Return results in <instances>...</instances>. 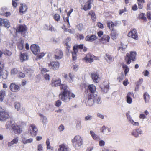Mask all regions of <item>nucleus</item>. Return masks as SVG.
<instances>
[{"label": "nucleus", "mask_w": 151, "mask_h": 151, "mask_svg": "<svg viewBox=\"0 0 151 151\" xmlns=\"http://www.w3.org/2000/svg\"><path fill=\"white\" fill-rule=\"evenodd\" d=\"M10 90L13 92H17L20 90V87L14 83H11L9 86Z\"/></svg>", "instance_id": "f8f14e48"}, {"label": "nucleus", "mask_w": 151, "mask_h": 151, "mask_svg": "<svg viewBox=\"0 0 151 151\" xmlns=\"http://www.w3.org/2000/svg\"><path fill=\"white\" fill-rule=\"evenodd\" d=\"M131 123L134 125L138 126L139 125V123L137 122H135L133 120L130 121Z\"/></svg>", "instance_id": "0e129e2a"}, {"label": "nucleus", "mask_w": 151, "mask_h": 151, "mask_svg": "<svg viewBox=\"0 0 151 151\" xmlns=\"http://www.w3.org/2000/svg\"><path fill=\"white\" fill-rule=\"evenodd\" d=\"M93 98L94 102H96L98 104L101 103V99L97 95L95 94L93 96Z\"/></svg>", "instance_id": "a878e982"}, {"label": "nucleus", "mask_w": 151, "mask_h": 151, "mask_svg": "<svg viewBox=\"0 0 151 151\" xmlns=\"http://www.w3.org/2000/svg\"><path fill=\"white\" fill-rule=\"evenodd\" d=\"M98 36L99 37H101L103 35V32L102 30H100L97 33Z\"/></svg>", "instance_id": "13d9d810"}, {"label": "nucleus", "mask_w": 151, "mask_h": 151, "mask_svg": "<svg viewBox=\"0 0 151 151\" xmlns=\"http://www.w3.org/2000/svg\"><path fill=\"white\" fill-rule=\"evenodd\" d=\"M101 132L104 133H107L110 132V128H108L105 126L102 127L101 129Z\"/></svg>", "instance_id": "7c9ffc66"}, {"label": "nucleus", "mask_w": 151, "mask_h": 151, "mask_svg": "<svg viewBox=\"0 0 151 151\" xmlns=\"http://www.w3.org/2000/svg\"><path fill=\"white\" fill-rule=\"evenodd\" d=\"M24 45V44L23 42L21 41L18 45V47L20 50H22L23 49Z\"/></svg>", "instance_id": "8fccbe9b"}, {"label": "nucleus", "mask_w": 151, "mask_h": 151, "mask_svg": "<svg viewBox=\"0 0 151 151\" xmlns=\"http://www.w3.org/2000/svg\"><path fill=\"white\" fill-rule=\"evenodd\" d=\"M73 9H71L67 13V16L68 17H67V22L68 23V25H69V29L68 28V32L70 33H73L74 32V29H70V24H69V22L68 20V17L70 16L71 13H72V12L73 11Z\"/></svg>", "instance_id": "f3484780"}, {"label": "nucleus", "mask_w": 151, "mask_h": 151, "mask_svg": "<svg viewBox=\"0 0 151 151\" xmlns=\"http://www.w3.org/2000/svg\"><path fill=\"white\" fill-rule=\"evenodd\" d=\"M137 1L139 8L142 9L143 7V4L145 2V0H137Z\"/></svg>", "instance_id": "72a5a7b5"}, {"label": "nucleus", "mask_w": 151, "mask_h": 151, "mask_svg": "<svg viewBox=\"0 0 151 151\" xmlns=\"http://www.w3.org/2000/svg\"><path fill=\"white\" fill-rule=\"evenodd\" d=\"M92 117H93L92 116L88 115L85 117V120H90L92 118Z\"/></svg>", "instance_id": "4d7b16f0"}, {"label": "nucleus", "mask_w": 151, "mask_h": 151, "mask_svg": "<svg viewBox=\"0 0 151 151\" xmlns=\"http://www.w3.org/2000/svg\"><path fill=\"white\" fill-rule=\"evenodd\" d=\"M139 17L140 19L143 20L145 21L147 20L146 17H145V14L144 13H142L139 14Z\"/></svg>", "instance_id": "a19ab883"}, {"label": "nucleus", "mask_w": 151, "mask_h": 151, "mask_svg": "<svg viewBox=\"0 0 151 151\" xmlns=\"http://www.w3.org/2000/svg\"><path fill=\"white\" fill-rule=\"evenodd\" d=\"M87 99H88L86 103V105L89 106H91L92 105L94 102L93 99V96H91V94H88L87 95Z\"/></svg>", "instance_id": "6ab92c4d"}, {"label": "nucleus", "mask_w": 151, "mask_h": 151, "mask_svg": "<svg viewBox=\"0 0 151 151\" xmlns=\"http://www.w3.org/2000/svg\"><path fill=\"white\" fill-rule=\"evenodd\" d=\"M31 51L35 55L38 54L40 51V48L38 45L33 44L31 45L30 47Z\"/></svg>", "instance_id": "ddd939ff"}, {"label": "nucleus", "mask_w": 151, "mask_h": 151, "mask_svg": "<svg viewBox=\"0 0 151 151\" xmlns=\"http://www.w3.org/2000/svg\"><path fill=\"white\" fill-rule=\"evenodd\" d=\"M44 28L47 30H50L51 32L54 31V28L51 25L48 26L47 24H45Z\"/></svg>", "instance_id": "e433bc0d"}, {"label": "nucleus", "mask_w": 151, "mask_h": 151, "mask_svg": "<svg viewBox=\"0 0 151 151\" xmlns=\"http://www.w3.org/2000/svg\"><path fill=\"white\" fill-rule=\"evenodd\" d=\"M20 5L21 6L19 9L20 12L22 13H24L28 8L27 5L23 4H20Z\"/></svg>", "instance_id": "5701e85b"}, {"label": "nucleus", "mask_w": 151, "mask_h": 151, "mask_svg": "<svg viewBox=\"0 0 151 151\" xmlns=\"http://www.w3.org/2000/svg\"><path fill=\"white\" fill-rule=\"evenodd\" d=\"M54 19L56 21H58L60 20V16L58 14H56L54 17Z\"/></svg>", "instance_id": "603ef678"}, {"label": "nucleus", "mask_w": 151, "mask_h": 151, "mask_svg": "<svg viewBox=\"0 0 151 151\" xmlns=\"http://www.w3.org/2000/svg\"><path fill=\"white\" fill-rule=\"evenodd\" d=\"M20 59L22 61L27 60L28 59V57L26 53H22L21 55Z\"/></svg>", "instance_id": "2f4dec72"}, {"label": "nucleus", "mask_w": 151, "mask_h": 151, "mask_svg": "<svg viewBox=\"0 0 151 151\" xmlns=\"http://www.w3.org/2000/svg\"><path fill=\"white\" fill-rule=\"evenodd\" d=\"M91 0H88L84 5L83 7V9L85 11H87L90 9L91 8Z\"/></svg>", "instance_id": "4be33fe9"}, {"label": "nucleus", "mask_w": 151, "mask_h": 151, "mask_svg": "<svg viewBox=\"0 0 151 151\" xmlns=\"http://www.w3.org/2000/svg\"><path fill=\"white\" fill-rule=\"evenodd\" d=\"M137 9V6L136 4H134L132 6V9L133 11H136Z\"/></svg>", "instance_id": "69168bd1"}, {"label": "nucleus", "mask_w": 151, "mask_h": 151, "mask_svg": "<svg viewBox=\"0 0 151 151\" xmlns=\"http://www.w3.org/2000/svg\"><path fill=\"white\" fill-rule=\"evenodd\" d=\"M12 141L14 144H16L18 142V137H16L14 138Z\"/></svg>", "instance_id": "e2e57ef3"}, {"label": "nucleus", "mask_w": 151, "mask_h": 151, "mask_svg": "<svg viewBox=\"0 0 151 151\" xmlns=\"http://www.w3.org/2000/svg\"><path fill=\"white\" fill-rule=\"evenodd\" d=\"M143 97L145 102L146 103L148 102L150 99V96L147 92H145L144 93Z\"/></svg>", "instance_id": "473e14b6"}, {"label": "nucleus", "mask_w": 151, "mask_h": 151, "mask_svg": "<svg viewBox=\"0 0 151 151\" xmlns=\"http://www.w3.org/2000/svg\"><path fill=\"white\" fill-rule=\"evenodd\" d=\"M105 142L103 140H100L99 142V144L100 146H103L105 145Z\"/></svg>", "instance_id": "680f3d73"}, {"label": "nucleus", "mask_w": 151, "mask_h": 151, "mask_svg": "<svg viewBox=\"0 0 151 151\" xmlns=\"http://www.w3.org/2000/svg\"><path fill=\"white\" fill-rule=\"evenodd\" d=\"M143 81L142 78L140 79L139 81L136 83V84L137 86L138 87L140 86Z\"/></svg>", "instance_id": "864d4df0"}, {"label": "nucleus", "mask_w": 151, "mask_h": 151, "mask_svg": "<svg viewBox=\"0 0 151 151\" xmlns=\"http://www.w3.org/2000/svg\"><path fill=\"white\" fill-rule=\"evenodd\" d=\"M145 114H140L139 116V118L140 119H144L146 118V116L149 113L147 110L144 111Z\"/></svg>", "instance_id": "ea45409f"}, {"label": "nucleus", "mask_w": 151, "mask_h": 151, "mask_svg": "<svg viewBox=\"0 0 151 151\" xmlns=\"http://www.w3.org/2000/svg\"><path fill=\"white\" fill-rule=\"evenodd\" d=\"M124 77V75L123 73H122L121 75L117 78V79L119 81V82H120L123 79Z\"/></svg>", "instance_id": "3c124183"}, {"label": "nucleus", "mask_w": 151, "mask_h": 151, "mask_svg": "<svg viewBox=\"0 0 151 151\" xmlns=\"http://www.w3.org/2000/svg\"><path fill=\"white\" fill-rule=\"evenodd\" d=\"M97 25L99 28L101 29L104 28L103 24L100 22H98L97 24Z\"/></svg>", "instance_id": "5fc2aeb1"}, {"label": "nucleus", "mask_w": 151, "mask_h": 151, "mask_svg": "<svg viewBox=\"0 0 151 151\" xmlns=\"http://www.w3.org/2000/svg\"><path fill=\"white\" fill-rule=\"evenodd\" d=\"M4 54L5 55L10 56L12 53L9 50H6L4 51Z\"/></svg>", "instance_id": "bf43d9fd"}, {"label": "nucleus", "mask_w": 151, "mask_h": 151, "mask_svg": "<svg viewBox=\"0 0 151 151\" xmlns=\"http://www.w3.org/2000/svg\"><path fill=\"white\" fill-rule=\"evenodd\" d=\"M134 94L132 92H129L126 97L127 102L129 104H131L132 101V99L131 98V96H133Z\"/></svg>", "instance_id": "b1692460"}, {"label": "nucleus", "mask_w": 151, "mask_h": 151, "mask_svg": "<svg viewBox=\"0 0 151 151\" xmlns=\"http://www.w3.org/2000/svg\"><path fill=\"white\" fill-rule=\"evenodd\" d=\"M58 151H66V147L65 145L62 144L59 146Z\"/></svg>", "instance_id": "4c0bfd02"}, {"label": "nucleus", "mask_w": 151, "mask_h": 151, "mask_svg": "<svg viewBox=\"0 0 151 151\" xmlns=\"http://www.w3.org/2000/svg\"><path fill=\"white\" fill-rule=\"evenodd\" d=\"M127 36L135 40H138L139 38L137 31L135 29H131L128 33Z\"/></svg>", "instance_id": "39448f33"}, {"label": "nucleus", "mask_w": 151, "mask_h": 151, "mask_svg": "<svg viewBox=\"0 0 151 151\" xmlns=\"http://www.w3.org/2000/svg\"><path fill=\"white\" fill-rule=\"evenodd\" d=\"M111 31L110 35L111 38L113 40L116 39L118 36V34L115 30H113Z\"/></svg>", "instance_id": "c85d7f7f"}, {"label": "nucleus", "mask_w": 151, "mask_h": 151, "mask_svg": "<svg viewBox=\"0 0 151 151\" xmlns=\"http://www.w3.org/2000/svg\"><path fill=\"white\" fill-rule=\"evenodd\" d=\"M122 68L124 70V73L125 76H126L129 72V69L128 66L125 64H123L122 65Z\"/></svg>", "instance_id": "c9c22d12"}, {"label": "nucleus", "mask_w": 151, "mask_h": 151, "mask_svg": "<svg viewBox=\"0 0 151 151\" xmlns=\"http://www.w3.org/2000/svg\"><path fill=\"white\" fill-rule=\"evenodd\" d=\"M17 30L19 32H24L26 31V27L25 26L19 25L17 29Z\"/></svg>", "instance_id": "c756f323"}, {"label": "nucleus", "mask_w": 151, "mask_h": 151, "mask_svg": "<svg viewBox=\"0 0 151 151\" xmlns=\"http://www.w3.org/2000/svg\"><path fill=\"white\" fill-rule=\"evenodd\" d=\"M89 90L90 92V93L88 94H91V96H93L95 95V93L96 91V88L95 86L93 84H91L89 85L88 86Z\"/></svg>", "instance_id": "a211bd4d"}, {"label": "nucleus", "mask_w": 151, "mask_h": 151, "mask_svg": "<svg viewBox=\"0 0 151 151\" xmlns=\"http://www.w3.org/2000/svg\"><path fill=\"white\" fill-rule=\"evenodd\" d=\"M48 65L53 69H56L59 67V63L57 62H52L49 63Z\"/></svg>", "instance_id": "412c9836"}, {"label": "nucleus", "mask_w": 151, "mask_h": 151, "mask_svg": "<svg viewBox=\"0 0 151 151\" xmlns=\"http://www.w3.org/2000/svg\"><path fill=\"white\" fill-rule=\"evenodd\" d=\"M58 52L59 54V55H55V58L56 59H61L62 57L63 54L62 52L60 50H58Z\"/></svg>", "instance_id": "a18cd8bd"}, {"label": "nucleus", "mask_w": 151, "mask_h": 151, "mask_svg": "<svg viewBox=\"0 0 151 151\" xmlns=\"http://www.w3.org/2000/svg\"><path fill=\"white\" fill-rule=\"evenodd\" d=\"M3 26L7 28H8L10 27L9 22L7 19H5Z\"/></svg>", "instance_id": "49530a36"}, {"label": "nucleus", "mask_w": 151, "mask_h": 151, "mask_svg": "<svg viewBox=\"0 0 151 151\" xmlns=\"http://www.w3.org/2000/svg\"><path fill=\"white\" fill-rule=\"evenodd\" d=\"M40 116L41 117V120H42L43 124H46L47 122V117L42 114H40Z\"/></svg>", "instance_id": "f704fd0d"}, {"label": "nucleus", "mask_w": 151, "mask_h": 151, "mask_svg": "<svg viewBox=\"0 0 151 151\" xmlns=\"http://www.w3.org/2000/svg\"><path fill=\"white\" fill-rule=\"evenodd\" d=\"M88 15L91 16V19L93 22L95 21L96 18V15L95 12L93 10H91L88 12Z\"/></svg>", "instance_id": "393cba45"}, {"label": "nucleus", "mask_w": 151, "mask_h": 151, "mask_svg": "<svg viewBox=\"0 0 151 151\" xmlns=\"http://www.w3.org/2000/svg\"><path fill=\"white\" fill-rule=\"evenodd\" d=\"M61 80L59 79H53L51 81V84L52 86L57 87L60 86L61 91L59 95L60 98L62 101L65 102L66 94V85L65 83L61 84Z\"/></svg>", "instance_id": "f257e3e1"}, {"label": "nucleus", "mask_w": 151, "mask_h": 151, "mask_svg": "<svg viewBox=\"0 0 151 151\" xmlns=\"http://www.w3.org/2000/svg\"><path fill=\"white\" fill-rule=\"evenodd\" d=\"M100 87L102 91L106 93L109 88V83L107 81H104L100 85Z\"/></svg>", "instance_id": "0eeeda50"}, {"label": "nucleus", "mask_w": 151, "mask_h": 151, "mask_svg": "<svg viewBox=\"0 0 151 151\" xmlns=\"http://www.w3.org/2000/svg\"><path fill=\"white\" fill-rule=\"evenodd\" d=\"M26 72L30 76H31L32 74L34 72V71L32 69H27Z\"/></svg>", "instance_id": "338daca9"}, {"label": "nucleus", "mask_w": 151, "mask_h": 151, "mask_svg": "<svg viewBox=\"0 0 151 151\" xmlns=\"http://www.w3.org/2000/svg\"><path fill=\"white\" fill-rule=\"evenodd\" d=\"M11 122L10 121L9 122H8L6 123V126L7 129H9L10 127L11 126H12V124H11Z\"/></svg>", "instance_id": "052dcab7"}, {"label": "nucleus", "mask_w": 151, "mask_h": 151, "mask_svg": "<svg viewBox=\"0 0 151 151\" xmlns=\"http://www.w3.org/2000/svg\"><path fill=\"white\" fill-rule=\"evenodd\" d=\"M9 113L5 111L0 106V121H4L9 118Z\"/></svg>", "instance_id": "423d86ee"}, {"label": "nucleus", "mask_w": 151, "mask_h": 151, "mask_svg": "<svg viewBox=\"0 0 151 151\" xmlns=\"http://www.w3.org/2000/svg\"><path fill=\"white\" fill-rule=\"evenodd\" d=\"M22 142L24 144L31 143L33 142V139L32 138H30L29 139H27L24 136H22Z\"/></svg>", "instance_id": "aec40b11"}, {"label": "nucleus", "mask_w": 151, "mask_h": 151, "mask_svg": "<svg viewBox=\"0 0 151 151\" xmlns=\"http://www.w3.org/2000/svg\"><path fill=\"white\" fill-rule=\"evenodd\" d=\"M75 95L70 91L67 90V97L68 98L69 100L71 99L72 98H75Z\"/></svg>", "instance_id": "cd10ccee"}, {"label": "nucleus", "mask_w": 151, "mask_h": 151, "mask_svg": "<svg viewBox=\"0 0 151 151\" xmlns=\"http://www.w3.org/2000/svg\"><path fill=\"white\" fill-rule=\"evenodd\" d=\"M5 95V91H1L0 92V100L2 101L3 100V98Z\"/></svg>", "instance_id": "37998d69"}, {"label": "nucleus", "mask_w": 151, "mask_h": 151, "mask_svg": "<svg viewBox=\"0 0 151 151\" xmlns=\"http://www.w3.org/2000/svg\"><path fill=\"white\" fill-rule=\"evenodd\" d=\"M132 134L135 137H137L138 136V134L137 132V131L136 129L133 130L132 133Z\"/></svg>", "instance_id": "09e8293b"}, {"label": "nucleus", "mask_w": 151, "mask_h": 151, "mask_svg": "<svg viewBox=\"0 0 151 151\" xmlns=\"http://www.w3.org/2000/svg\"><path fill=\"white\" fill-rule=\"evenodd\" d=\"M137 54L136 52L134 51H131L129 53H127L125 58V60L127 64H129L131 62V60L132 61L136 60V57Z\"/></svg>", "instance_id": "f03ea898"}, {"label": "nucleus", "mask_w": 151, "mask_h": 151, "mask_svg": "<svg viewBox=\"0 0 151 151\" xmlns=\"http://www.w3.org/2000/svg\"><path fill=\"white\" fill-rule=\"evenodd\" d=\"M21 106L19 103H16L15 104V108L17 109V111H19V109L21 108Z\"/></svg>", "instance_id": "de8ad7c7"}, {"label": "nucleus", "mask_w": 151, "mask_h": 151, "mask_svg": "<svg viewBox=\"0 0 151 151\" xmlns=\"http://www.w3.org/2000/svg\"><path fill=\"white\" fill-rule=\"evenodd\" d=\"M105 55L106 57L105 58L106 60H109L110 61H112L113 60V58L108 53H106Z\"/></svg>", "instance_id": "58836bf2"}, {"label": "nucleus", "mask_w": 151, "mask_h": 151, "mask_svg": "<svg viewBox=\"0 0 151 151\" xmlns=\"http://www.w3.org/2000/svg\"><path fill=\"white\" fill-rule=\"evenodd\" d=\"M117 24L118 23L116 21L114 23L112 21H108L107 23V27L110 31L114 30V26H116Z\"/></svg>", "instance_id": "2eb2a0df"}, {"label": "nucleus", "mask_w": 151, "mask_h": 151, "mask_svg": "<svg viewBox=\"0 0 151 151\" xmlns=\"http://www.w3.org/2000/svg\"><path fill=\"white\" fill-rule=\"evenodd\" d=\"M78 49L83 50V51L85 52L87 50V48L84 46L83 44L76 45L73 47V50L76 52H78Z\"/></svg>", "instance_id": "6e6552de"}, {"label": "nucleus", "mask_w": 151, "mask_h": 151, "mask_svg": "<svg viewBox=\"0 0 151 151\" xmlns=\"http://www.w3.org/2000/svg\"><path fill=\"white\" fill-rule=\"evenodd\" d=\"M72 142L73 145L76 147H80L83 144L82 139L79 135L76 136L72 140Z\"/></svg>", "instance_id": "7ed1b4c3"}, {"label": "nucleus", "mask_w": 151, "mask_h": 151, "mask_svg": "<svg viewBox=\"0 0 151 151\" xmlns=\"http://www.w3.org/2000/svg\"><path fill=\"white\" fill-rule=\"evenodd\" d=\"M18 72V70L17 68H14L11 70V74L12 75H15L17 74Z\"/></svg>", "instance_id": "79ce46f5"}, {"label": "nucleus", "mask_w": 151, "mask_h": 151, "mask_svg": "<svg viewBox=\"0 0 151 151\" xmlns=\"http://www.w3.org/2000/svg\"><path fill=\"white\" fill-rule=\"evenodd\" d=\"M98 37L95 35H88L85 37V40L86 41L92 42L96 40Z\"/></svg>", "instance_id": "4468645a"}, {"label": "nucleus", "mask_w": 151, "mask_h": 151, "mask_svg": "<svg viewBox=\"0 0 151 151\" xmlns=\"http://www.w3.org/2000/svg\"><path fill=\"white\" fill-rule=\"evenodd\" d=\"M12 128L14 132L16 134H19L22 132V129L21 128L20 126L17 125L16 124H12Z\"/></svg>", "instance_id": "9d476101"}, {"label": "nucleus", "mask_w": 151, "mask_h": 151, "mask_svg": "<svg viewBox=\"0 0 151 151\" xmlns=\"http://www.w3.org/2000/svg\"><path fill=\"white\" fill-rule=\"evenodd\" d=\"M91 77L93 81L95 83H98L99 81L100 78L97 72H94L91 73Z\"/></svg>", "instance_id": "dca6fc26"}, {"label": "nucleus", "mask_w": 151, "mask_h": 151, "mask_svg": "<svg viewBox=\"0 0 151 151\" xmlns=\"http://www.w3.org/2000/svg\"><path fill=\"white\" fill-rule=\"evenodd\" d=\"M78 52L74 51L72 52V60L73 61H76L77 59V53Z\"/></svg>", "instance_id": "c03bdc74"}, {"label": "nucleus", "mask_w": 151, "mask_h": 151, "mask_svg": "<svg viewBox=\"0 0 151 151\" xmlns=\"http://www.w3.org/2000/svg\"><path fill=\"white\" fill-rule=\"evenodd\" d=\"M65 128V127L63 125H61L58 127V129L60 132L63 131Z\"/></svg>", "instance_id": "774afa93"}, {"label": "nucleus", "mask_w": 151, "mask_h": 151, "mask_svg": "<svg viewBox=\"0 0 151 151\" xmlns=\"http://www.w3.org/2000/svg\"><path fill=\"white\" fill-rule=\"evenodd\" d=\"M37 129L34 124H32L29 127V131L32 136H35L37 134Z\"/></svg>", "instance_id": "9b49d317"}, {"label": "nucleus", "mask_w": 151, "mask_h": 151, "mask_svg": "<svg viewBox=\"0 0 151 151\" xmlns=\"http://www.w3.org/2000/svg\"><path fill=\"white\" fill-rule=\"evenodd\" d=\"M110 37L106 35H104L101 38L99 39V42L103 44H106L107 43L109 42Z\"/></svg>", "instance_id": "1a4fd4ad"}, {"label": "nucleus", "mask_w": 151, "mask_h": 151, "mask_svg": "<svg viewBox=\"0 0 151 151\" xmlns=\"http://www.w3.org/2000/svg\"><path fill=\"white\" fill-rule=\"evenodd\" d=\"M127 11V9L126 7H124V9L120 10L119 11V14L121 15L122 13H124V12Z\"/></svg>", "instance_id": "6e6d98bb"}, {"label": "nucleus", "mask_w": 151, "mask_h": 151, "mask_svg": "<svg viewBox=\"0 0 151 151\" xmlns=\"http://www.w3.org/2000/svg\"><path fill=\"white\" fill-rule=\"evenodd\" d=\"M90 134L93 138L95 140H99L100 139L99 137L95 134L94 132L91 130L90 131Z\"/></svg>", "instance_id": "bb28decb"}, {"label": "nucleus", "mask_w": 151, "mask_h": 151, "mask_svg": "<svg viewBox=\"0 0 151 151\" xmlns=\"http://www.w3.org/2000/svg\"><path fill=\"white\" fill-rule=\"evenodd\" d=\"M99 57L94 56L91 53H88L84 58L83 59L86 62L90 63L93 61L94 60H98Z\"/></svg>", "instance_id": "20e7f679"}]
</instances>
